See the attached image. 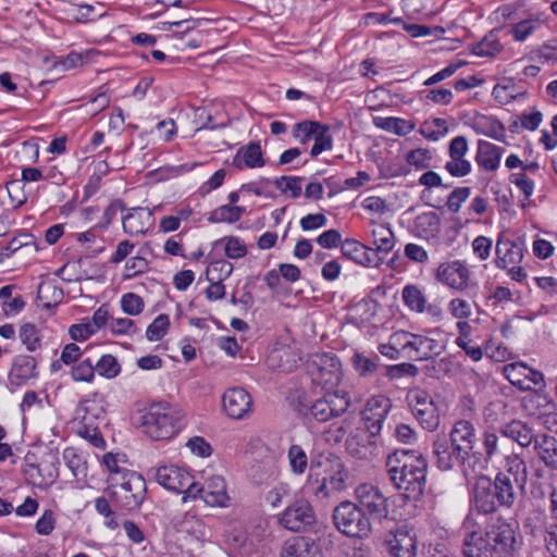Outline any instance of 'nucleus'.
<instances>
[{"mask_svg": "<svg viewBox=\"0 0 557 557\" xmlns=\"http://www.w3.org/2000/svg\"><path fill=\"white\" fill-rule=\"evenodd\" d=\"M493 483L500 497L502 508L511 509L517 499V493L513 486L515 482L509 478L508 473L498 472Z\"/></svg>", "mask_w": 557, "mask_h": 557, "instance_id": "f704fd0d", "label": "nucleus"}, {"mask_svg": "<svg viewBox=\"0 0 557 557\" xmlns=\"http://www.w3.org/2000/svg\"><path fill=\"white\" fill-rule=\"evenodd\" d=\"M508 381L521 391H530V384L525 382V364L511 363L504 368Z\"/></svg>", "mask_w": 557, "mask_h": 557, "instance_id": "c03bdc74", "label": "nucleus"}, {"mask_svg": "<svg viewBox=\"0 0 557 557\" xmlns=\"http://www.w3.org/2000/svg\"><path fill=\"white\" fill-rule=\"evenodd\" d=\"M327 224V219L322 213H310L301 218L300 226L302 231L308 232L323 227Z\"/></svg>", "mask_w": 557, "mask_h": 557, "instance_id": "338daca9", "label": "nucleus"}, {"mask_svg": "<svg viewBox=\"0 0 557 557\" xmlns=\"http://www.w3.org/2000/svg\"><path fill=\"white\" fill-rule=\"evenodd\" d=\"M144 300L135 293L124 294L121 298L122 310L129 315H137L144 310Z\"/></svg>", "mask_w": 557, "mask_h": 557, "instance_id": "4d7b16f0", "label": "nucleus"}, {"mask_svg": "<svg viewBox=\"0 0 557 557\" xmlns=\"http://www.w3.org/2000/svg\"><path fill=\"white\" fill-rule=\"evenodd\" d=\"M386 470L393 485L405 498L418 500L425 488L428 462L413 449H396L386 458Z\"/></svg>", "mask_w": 557, "mask_h": 557, "instance_id": "f257e3e1", "label": "nucleus"}, {"mask_svg": "<svg viewBox=\"0 0 557 557\" xmlns=\"http://www.w3.org/2000/svg\"><path fill=\"white\" fill-rule=\"evenodd\" d=\"M496 267L509 269L510 265L519 264L523 259V243L520 239L512 240L500 233L496 242Z\"/></svg>", "mask_w": 557, "mask_h": 557, "instance_id": "f3484780", "label": "nucleus"}, {"mask_svg": "<svg viewBox=\"0 0 557 557\" xmlns=\"http://www.w3.org/2000/svg\"><path fill=\"white\" fill-rule=\"evenodd\" d=\"M471 502L474 509L480 515L495 513L498 508H502L500 497L493 483V480L487 475H480L476 478L472 487Z\"/></svg>", "mask_w": 557, "mask_h": 557, "instance_id": "ddd939ff", "label": "nucleus"}, {"mask_svg": "<svg viewBox=\"0 0 557 557\" xmlns=\"http://www.w3.org/2000/svg\"><path fill=\"white\" fill-rule=\"evenodd\" d=\"M502 50V45L494 33H490L480 42L473 45L471 51L478 57H494Z\"/></svg>", "mask_w": 557, "mask_h": 557, "instance_id": "79ce46f5", "label": "nucleus"}, {"mask_svg": "<svg viewBox=\"0 0 557 557\" xmlns=\"http://www.w3.org/2000/svg\"><path fill=\"white\" fill-rule=\"evenodd\" d=\"M449 310L456 319H468L472 311L470 304L461 298H454L449 301Z\"/></svg>", "mask_w": 557, "mask_h": 557, "instance_id": "69168bd1", "label": "nucleus"}, {"mask_svg": "<svg viewBox=\"0 0 557 557\" xmlns=\"http://www.w3.org/2000/svg\"><path fill=\"white\" fill-rule=\"evenodd\" d=\"M505 473H508L509 478L512 476L515 484L524 488L528 482V467L523 458L518 454H511L505 458Z\"/></svg>", "mask_w": 557, "mask_h": 557, "instance_id": "72a5a7b5", "label": "nucleus"}, {"mask_svg": "<svg viewBox=\"0 0 557 557\" xmlns=\"http://www.w3.org/2000/svg\"><path fill=\"white\" fill-rule=\"evenodd\" d=\"M169 326V315L161 313L148 325L146 336L151 342L160 341L165 335Z\"/></svg>", "mask_w": 557, "mask_h": 557, "instance_id": "3c124183", "label": "nucleus"}, {"mask_svg": "<svg viewBox=\"0 0 557 557\" xmlns=\"http://www.w3.org/2000/svg\"><path fill=\"white\" fill-rule=\"evenodd\" d=\"M341 248L346 258L351 259L361 265L377 268L383 263V257H377V252L372 251L371 247H368L356 239H345L342 243Z\"/></svg>", "mask_w": 557, "mask_h": 557, "instance_id": "aec40b11", "label": "nucleus"}, {"mask_svg": "<svg viewBox=\"0 0 557 557\" xmlns=\"http://www.w3.org/2000/svg\"><path fill=\"white\" fill-rule=\"evenodd\" d=\"M247 253L245 244L237 237L226 238L225 255L231 259H238Z\"/></svg>", "mask_w": 557, "mask_h": 557, "instance_id": "774afa93", "label": "nucleus"}, {"mask_svg": "<svg viewBox=\"0 0 557 557\" xmlns=\"http://www.w3.org/2000/svg\"><path fill=\"white\" fill-rule=\"evenodd\" d=\"M265 164L259 143H249L242 146L233 158L232 165L238 170L244 168H262Z\"/></svg>", "mask_w": 557, "mask_h": 557, "instance_id": "bb28decb", "label": "nucleus"}, {"mask_svg": "<svg viewBox=\"0 0 557 557\" xmlns=\"http://www.w3.org/2000/svg\"><path fill=\"white\" fill-rule=\"evenodd\" d=\"M222 406L232 419H245L252 411V398L243 387H232L224 392Z\"/></svg>", "mask_w": 557, "mask_h": 557, "instance_id": "dca6fc26", "label": "nucleus"}, {"mask_svg": "<svg viewBox=\"0 0 557 557\" xmlns=\"http://www.w3.org/2000/svg\"><path fill=\"white\" fill-rule=\"evenodd\" d=\"M519 528L503 516L492 518L482 539L496 557H515L519 550Z\"/></svg>", "mask_w": 557, "mask_h": 557, "instance_id": "39448f33", "label": "nucleus"}, {"mask_svg": "<svg viewBox=\"0 0 557 557\" xmlns=\"http://www.w3.org/2000/svg\"><path fill=\"white\" fill-rule=\"evenodd\" d=\"M468 140L465 136L454 137L448 146L449 160L445 163V170L454 177H463L471 170V163L466 159Z\"/></svg>", "mask_w": 557, "mask_h": 557, "instance_id": "2eb2a0df", "label": "nucleus"}, {"mask_svg": "<svg viewBox=\"0 0 557 557\" xmlns=\"http://www.w3.org/2000/svg\"><path fill=\"white\" fill-rule=\"evenodd\" d=\"M96 372L106 379H114L121 372V364L117 359L110 354L102 355L95 364Z\"/></svg>", "mask_w": 557, "mask_h": 557, "instance_id": "37998d69", "label": "nucleus"}, {"mask_svg": "<svg viewBox=\"0 0 557 557\" xmlns=\"http://www.w3.org/2000/svg\"><path fill=\"white\" fill-rule=\"evenodd\" d=\"M533 450L545 467L557 471V438L555 436L540 433L533 444Z\"/></svg>", "mask_w": 557, "mask_h": 557, "instance_id": "a878e982", "label": "nucleus"}, {"mask_svg": "<svg viewBox=\"0 0 557 557\" xmlns=\"http://www.w3.org/2000/svg\"><path fill=\"white\" fill-rule=\"evenodd\" d=\"M336 529L346 536L364 539L372 531L370 518L350 500L339 503L333 510Z\"/></svg>", "mask_w": 557, "mask_h": 557, "instance_id": "423d86ee", "label": "nucleus"}, {"mask_svg": "<svg viewBox=\"0 0 557 557\" xmlns=\"http://www.w3.org/2000/svg\"><path fill=\"white\" fill-rule=\"evenodd\" d=\"M301 181L299 176H281L275 181V186L282 191H290L293 198H298L301 194Z\"/></svg>", "mask_w": 557, "mask_h": 557, "instance_id": "6e6d98bb", "label": "nucleus"}, {"mask_svg": "<svg viewBox=\"0 0 557 557\" xmlns=\"http://www.w3.org/2000/svg\"><path fill=\"white\" fill-rule=\"evenodd\" d=\"M504 149L486 140L478 141L475 160L485 171H496L499 166Z\"/></svg>", "mask_w": 557, "mask_h": 557, "instance_id": "c756f323", "label": "nucleus"}, {"mask_svg": "<svg viewBox=\"0 0 557 557\" xmlns=\"http://www.w3.org/2000/svg\"><path fill=\"white\" fill-rule=\"evenodd\" d=\"M474 132L498 141H505L506 129L502 122L491 115H478L474 117L473 125Z\"/></svg>", "mask_w": 557, "mask_h": 557, "instance_id": "7c9ffc66", "label": "nucleus"}, {"mask_svg": "<svg viewBox=\"0 0 557 557\" xmlns=\"http://www.w3.org/2000/svg\"><path fill=\"white\" fill-rule=\"evenodd\" d=\"M431 159V152L422 148L411 150L406 158L407 162L414 166L417 170H424L430 168Z\"/></svg>", "mask_w": 557, "mask_h": 557, "instance_id": "13d9d810", "label": "nucleus"}, {"mask_svg": "<svg viewBox=\"0 0 557 557\" xmlns=\"http://www.w3.org/2000/svg\"><path fill=\"white\" fill-rule=\"evenodd\" d=\"M403 338V348L411 349L414 351V355L410 356L413 359L418 360H428L433 355H438L437 350L438 344L435 339L429 338L426 336L411 334L408 332H403L401 334L395 335L393 338Z\"/></svg>", "mask_w": 557, "mask_h": 557, "instance_id": "6ab92c4d", "label": "nucleus"}, {"mask_svg": "<svg viewBox=\"0 0 557 557\" xmlns=\"http://www.w3.org/2000/svg\"><path fill=\"white\" fill-rule=\"evenodd\" d=\"M95 364L89 358L79 361L72 368V377L76 382H91L95 377Z\"/></svg>", "mask_w": 557, "mask_h": 557, "instance_id": "603ef678", "label": "nucleus"}, {"mask_svg": "<svg viewBox=\"0 0 557 557\" xmlns=\"http://www.w3.org/2000/svg\"><path fill=\"white\" fill-rule=\"evenodd\" d=\"M392 409V401L384 395H376L368 399L362 411L366 430L372 435L377 436L383 428L387 414Z\"/></svg>", "mask_w": 557, "mask_h": 557, "instance_id": "4468645a", "label": "nucleus"}, {"mask_svg": "<svg viewBox=\"0 0 557 557\" xmlns=\"http://www.w3.org/2000/svg\"><path fill=\"white\" fill-rule=\"evenodd\" d=\"M55 527L54 512L51 509H46L41 517L37 520L35 529L40 535H49Z\"/></svg>", "mask_w": 557, "mask_h": 557, "instance_id": "e2e57ef3", "label": "nucleus"}, {"mask_svg": "<svg viewBox=\"0 0 557 557\" xmlns=\"http://www.w3.org/2000/svg\"><path fill=\"white\" fill-rule=\"evenodd\" d=\"M470 187H457L455 188L447 198V208L450 212H459L462 202H465L470 196Z\"/></svg>", "mask_w": 557, "mask_h": 557, "instance_id": "bf43d9fd", "label": "nucleus"}, {"mask_svg": "<svg viewBox=\"0 0 557 557\" xmlns=\"http://www.w3.org/2000/svg\"><path fill=\"white\" fill-rule=\"evenodd\" d=\"M153 213L149 209L136 207L122 218L123 230L131 236L144 235L153 225Z\"/></svg>", "mask_w": 557, "mask_h": 557, "instance_id": "4be33fe9", "label": "nucleus"}, {"mask_svg": "<svg viewBox=\"0 0 557 557\" xmlns=\"http://www.w3.org/2000/svg\"><path fill=\"white\" fill-rule=\"evenodd\" d=\"M352 363L357 372L362 376L374 373L377 368L376 363L372 359L360 354L354 355Z\"/></svg>", "mask_w": 557, "mask_h": 557, "instance_id": "0e129e2a", "label": "nucleus"}, {"mask_svg": "<svg viewBox=\"0 0 557 557\" xmlns=\"http://www.w3.org/2000/svg\"><path fill=\"white\" fill-rule=\"evenodd\" d=\"M184 413L168 403L152 404L143 416L144 432L154 441L173 437L183 428Z\"/></svg>", "mask_w": 557, "mask_h": 557, "instance_id": "20e7f679", "label": "nucleus"}, {"mask_svg": "<svg viewBox=\"0 0 557 557\" xmlns=\"http://www.w3.org/2000/svg\"><path fill=\"white\" fill-rule=\"evenodd\" d=\"M146 494V482L144 478L135 472L123 476V482L112 484L111 497L116 506L125 510H133L139 507Z\"/></svg>", "mask_w": 557, "mask_h": 557, "instance_id": "1a4fd4ad", "label": "nucleus"}, {"mask_svg": "<svg viewBox=\"0 0 557 557\" xmlns=\"http://www.w3.org/2000/svg\"><path fill=\"white\" fill-rule=\"evenodd\" d=\"M498 432L503 436L516 442L522 448L533 445L540 434L527 422L518 419L500 424Z\"/></svg>", "mask_w": 557, "mask_h": 557, "instance_id": "5701e85b", "label": "nucleus"}, {"mask_svg": "<svg viewBox=\"0 0 557 557\" xmlns=\"http://www.w3.org/2000/svg\"><path fill=\"white\" fill-rule=\"evenodd\" d=\"M288 460L292 471L296 474L305 473L308 467V458L300 445H292L288 449Z\"/></svg>", "mask_w": 557, "mask_h": 557, "instance_id": "8fccbe9b", "label": "nucleus"}, {"mask_svg": "<svg viewBox=\"0 0 557 557\" xmlns=\"http://www.w3.org/2000/svg\"><path fill=\"white\" fill-rule=\"evenodd\" d=\"M244 213V207L224 205L213 210L208 216V221L211 223H235L240 220Z\"/></svg>", "mask_w": 557, "mask_h": 557, "instance_id": "a19ab883", "label": "nucleus"}, {"mask_svg": "<svg viewBox=\"0 0 557 557\" xmlns=\"http://www.w3.org/2000/svg\"><path fill=\"white\" fill-rule=\"evenodd\" d=\"M63 459L74 478L86 475V461L74 448H66L63 451Z\"/></svg>", "mask_w": 557, "mask_h": 557, "instance_id": "a18cd8bd", "label": "nucleus"}, {"mask_svg": "<svg viewBox=\"0 0 557 557\" xmlns=\"http://www.w3.org/2000/svg\"><path fill=\"white\" fill-rule=\"evenodd\" d=\"M59 459L54 454H47L41 461L36 466H30L32 469L36 470L40 480L38 481V485H50L52 484L58 475H59Z\"/></svg>", "mask_w": 557, "mask_h": 557, "instance_id": "c9c22d12", "label": "nucleus"}, {"mask_svg": "<svg viewBox=\"0 0 557 557\" xmlns=\"http://www.w3.org/2000/svg\"><path fill=\"white\" fill-rule=\"evenodd\" d=\"M322 128V124L314 121H302L295 124L293 128V135L301 144H307L313 139L319 129Z\"/></svg>", "mask_w": 557, "mask_h": 557, "instance_id": "49530a36", "label": "nucleus"}, {"mask_svg": "<svg viewBox=\"0 0 557 557\" xmlns=\"http://www.w3.org/2000/svg\"><path fill=\"white\" fill-rule=\"evenodd\" d=\"M347 478V470L338 456L320 454L311 460L306 490L318 499H326L345 488Z\"/></svg>", "mask_w": 557, "mask_h": 557, "instance_id": "7ed1b4c3", "label": "nucleus"}, {"mask_svg": "<svg viewBox=\"0 0 557 557\" xmlns=\"http://www.w3.org/2000/svg\"><path fill=\"white\" fill-rule=\"evenodd\" d=\"M233 272V264L224 259L211 262L206 271L208 281H224Z\"/></svg>", "mask_w": 557, "mask_h": 557, "instance_id": "de8ad7c7", "label": "nucleus"}, {"mask_svg": "<svg viewBox=\"0 0 557 557\" xmlns=\"http://www.w3.org/2000/svg\"><path fill=\"white\" fill-rule=\"evenodd\" d=\"M482 448L484 460L491 461L493 457L500 453L499 437L493 432H484L482 436Z\"/></svg>", "mask_w": 557, "mask_h": 557, "instance_id": "864d4df0", "label": "nucleus"}, {"mask_svg": "<svg viewBox=\"0 0 557 557\" xmlns=\"http://www.w3.org/2000/svg\"><path fill=\"white\" fill-rule=\"evenodd\" d=\"M388 550L392 557H414L417 554L416 534L409 530H398L388 541Z\"/></svg>", "mask_w": 557, "mask_h": 557, "instance_id": "cd10ccee", "label": "nucleus"}, {"mask_svg": "<svg viewBox=\"0 0 557 557\" xmlns=\"http://www.w3.org/2000/svg\"><path fill=\"white\" fill-rule=\"evenodd\" d=\"M280 557H323V552L311 537L295 536L284 542Z\"/></svg>", "mask_w": 557, "mask_h": 557, "instance_id": "b1692460", "label": "nucleus"}, {"mask_svg": "<svg viewBox=\"0 0 557 557\" xmlns=\"http://www.w3.org/2000/svg\"><path fill=\"white\" fill-rule=\"evenodd\" d=\"M436 278L456 290H465L469 286L470 272L460 261L441 263L437 268Z\"/></svg>", "mask_w": 557, "mask_h": 557, "instance_id": "a211bd4d", "label": "nucleus"}, {"mask_svg": "<svg viewBox=\"0 0 557 557\" xmlns=\"http://www.w3.org/2000/svg\"><path fill=\"white\" fill-rule=\"evenodd\" d=\"M307 372L314 385L326 392H334L341 380V361L335 354L318 352L307 361Z\"/></svg>", "mask_w": 557, "mask_h": 557, "instance_id": "0eeeda50", "label": "nucleus"}, {"mask_svg": "<svg viewBox=\"0 0 557 557\" xmlns=\"http://www.w3.org/2000/svg\"><path fill=\"white\" fill-rule=\"evenodd\" d=\"M20 338L29 351H34L40 347V338L34 324H23L20 329Z\"/></svg>", "mask_w": 557, "mask_h": 557, "instance_id": "5fc2aeb1", "label": "nucleus"}, {"mask_svg": "<svg viewBox=\"0 0 557 557\" xmlns=\"http://www.w3.org/2000/svg\"><path fill=\"white\" fill-rule=\"evenodd\" d=\"M488 548L482 534L471 532L463 541L462 554L463 557H496V554Z\"/></svg>", "mask_w": 557, "mask_h": 557, "instance_id": "e433bc0d", "label": "nucleus"}, {"mask_svg": "<svg viewBox=\"0 0 557 557\" xmlns=\"http://www.w3.org/2000/svg\"><path fill=\"white\" fill-rule=\"evenodd\" d=\"M407 401L412 414L421 426L428 431H434L440 424V414L432 396L420 388L410 391Z\"/></svg>", "mask_w": 557, "mask_h": 557, "instance_id": "f8f14e48", "label": "nucleus"}, {"mask_svg": "<svg viewBox=\"0 0 557 557\" xmlns=\"http://www.w3.org/2000/svg\"><path fill=\"white\" fill-rule=\"evenodd\" d=\"M413 226L419 236L435 238L441 232V218L433 211L423 212L414 219Z\"/></svg>", "mask_w": 557, "mask_h": 557, "instance_id": "2f4dec72", "label": "nucleus"}, {"mask_svg": "<svg viewBox=\"0 0 557 557\" xmlns=\"http://www.w3.org/2000/svg\"><path fill=\"white\" fill-rule=\"evenodd\" d=\"M476 442V433L473 424L467 420H459L450 431V442L446 438H438L434 442V455L437 467L441 470H451L460 467L463 474L469 476V458L473 453Z\"/></svg>", "mask_w": 557, "mask_h": 557, "instance_id": "f03ea898", "label": "nucleus"}, {"mask_svg": "<svg viewBox=\"0 0 557 557\" xmlns=\"http://www.w3.org/2000/svg\"><path fill=\"white\" fill-rule=\"evenodd\" d=\"M280 524L292 532L309 531L317 523L313 507L305 499H297L287 506L278 518Z\"/></svg>", "mask_w": 557, "mask_h": 557, "instance_id": "9d476101", "label": "nucleus"}, {"mask_svg": "<svg viewBox=\"0 0 557 557\" xmlns=\"http://www.w3.org/2000/svg\"><path fill=\"white\" fill-rule=\"evenodd\" d=\"M201 499L209 506L225 507L230 497L224 479L220 475L209 478L203 485Z\"/></svg>", "mask_w": 557, "mask_h": 557, "instance_id": "c85d7f7f", "label": "nucleus"}, {"mask_svg": "<svg viewBox=\"0 0 557 557\" xmlns=\"http://www.w3.org/2000/svg\"><path fill=\"white\" fill-rule=\"evenodd\" d=\"M21 248H32L37 250L35 237L29 233H21L18 236L13 237L5 246L7 251H17Z\"/></svg>", "mask_w": 557, "mask_h": 557, "instance_id": "680f3d73", "label": "nucleus"}, {"mask_svg": "<svg viewBox=\"0 0 557 557\" xmlns=\"http://www.w3.org/2000/svg\"><path fill=\"white\" fill-rule=\"evenodd\" d=\"M154 479L160 485L170 491L182 492L190 481V475L176 466H161L156 469Z\"/></svg>", "mask_w": 557, "mask_h": 557, "instance_id": "393cba45", "label": "nucleus"}, {"mask_svg": "<svg viewBox=\"0 0 557 557\" xmlns=\"http://www.w3.org/2000/svg\"><path fill=\"white\" fill-rule=\"evenodd\" d=\"M330 127L327 125L322 124V128L315 134L313 140L314 144L310 150V156L312 158L318 157L320 153L326 150H331L333 147V138L330 135Z\"/></svg>", "mask_w": 557, "mask_h": 557, "instance_id": "09e8293b", "label": "nucleus"}, {"mask_svg": "<svg viewBox=\"0 0 557 557\" xmlns=\"http://www.w3.org/2000/svg\"><path fill=\"white\" fill-rule=\"evenodd\" d=\"M374 124L384 131L394 133L399 136L408 135L414 129V124L412 122L392 116H377L374 119Z\"/></svg>", "mask_w": 557, "mask_h": 557, "instance_id": "58836bf2", "label": "nucleus"}, {"mask_svg": "<svg viewBox=\"0 0 557 557\" xmlns=\"http://www.w3.org/2000/svg\"><path fill=\"white\" fill-rule=\"evenodd\" d=\"M544 27V20L540 15H532L511 25L510 33L516 41L527 40L533 33Z\"/></svg>", "mask_w": 557, "mask_h": 557, "instance_id": "4c0bfd02", "label": "nucleus"}, {"mask_svg": "<svg viewBox=\"0 0 557 557\" xmlns=\"http://www.w3.org/2000/svg\"><path fill=\"white\" fill-rule=\"evenodd\" d=\"M290 494V487L287 483H278L277 485L273 486L265 496L267 503L273 507H278L283 499Z\"/></svg>", "mask_w": 557, "mask_h": 557, "instance_id": "052dcab7", "label": "nucleus"}, {"mask_svg": "<svg viewBox=\"0 0 557 557\" xmlns=\"http://www.w3.org/2000/svg\"><path fill=\"white\" fill-rule=\"evenodd\" d=\"M401 297L404 304L410 310L419 313L425 312L426 298L423 292L417 285H406L403 289Z\"/></svg>", "mask_w": 557, "mask_h": 557, "instance_id": "ea45409f", "label": "nucleus"}, {"mask_svg": "<svg viewBox=\"0 0 557 557\" xmlns=\"http://www.w3.org/2000/svg\"><path fill=\"white\" fill-rule=\"evenodd\" d=\"M373 246L372 251L377 252V257H385L395 246V235L389 226L377 224L372 230Z\"/></svg>", "mask_w": 557, "mask_h": 557, "instance_id": "473e14b6", "label": "nucleus"}, {"mask_svg": "<svg viewBox=\"0 0 557 557\" xmlns=\"http://www.w3.org/2000/svg\"><path fill=\"white\" fill-rule=\"evenodd\" d=\"M350 405L347 394L343 391L325 392L309 404L300 403L299 412L307 418L323 423L345 413Z\"/></svg>", "mask_w": 557, "mask_h": 557, "instance_id": "6e6552de", "label": "nucleus"}, {"mask_svg": "<svg viewBox=\"0 0 557 557\" xmlns=\"http://www.w3.org/2000/svg\"><path fill=\"white\" fill-rule=\"evenodd\" d=\"M374 437L367 430L357 429L346 441L348 453L358 459H371L377 454Z\"/></svg>", "mask_w": 557, "mask_h": 557, "instance_id": "412c9836", "label": "nucleus"}, {"mask_svg": "<svg viewBox=\"0 0 557 557\" xmlns=\"http://www.w3.org/2000/svg\"><path fill=\"white\" fill-rule=\"evenodd\" d=\"M356 505L367 513L370 521L381 522L388 516L387 498L372 484H361L355 491Z\"/></svg>", "mask_w": 557, "mask_h": 557, "instance_id": "9b49d317", "label": "nucleus"}]
</instances>
